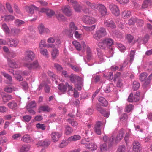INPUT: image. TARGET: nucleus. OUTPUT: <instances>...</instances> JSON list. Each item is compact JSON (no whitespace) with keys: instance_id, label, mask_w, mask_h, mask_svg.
Listing matches in <instances>:
<instances>
[{"instance_id":"52","label":"nucleus","mask_w":152,"mask_h":152,"mask_svg":"<svg viewBox=\"0 0 152 152\" xmlns=\"http://www.w3.org/2000/svg\"><path fill=\"white\" fill-rule=\"evenodd\" d=\"M2 28L6 33H9L10 30L8 27L6 23H4L2 25Z\"/></svg>"},{"instance_id":"61","label":"nucleus","mask_w":152,"mask_h":152,"mask_svg":"<svg viewBox=\"0 0 152 152\" xmlns=\"http://www.w3.org/2000/svg\"><path fill=\"white\" fill-rule=\"evenodd\" d=\"M126 147L123 145L120 146L118 148L116 152H125Z\"/></svg>"},{"instance_id":"14","label":"nucleus","mask_w":152,"mask_h":152,"mask_svg":"<svg viewBox=\"0 0 152 152\" xmlns=\"http://www.w3.org/2000/svg\"><path fill=\"white\" fill-rule=\"evenodd\" d=\"M50 141L48 140H44L39 141L37 144L40 146H41L45 148H47L50 145Z\"/></svg>"},{"instance_id":"15","label":"nucleus","mask_w":152,"mask_h":152,"mask_svg":"<svg viewBox=\"0 0 152 152\" xmlns=\"http://www.w3.org/2000/svg\"><path fill=\"white\" fill-rule=\"evenodd\" d=\"M61 134L57 132H52L51 134L52 140L54 142L58 141L59 138L61 136Z\"/></svg>"},{"instance_id":"28","label":"nucleus","mask_w":152,"mask_h":152,"mask_svg":"<svg viewBox=\"0 0 152 152\" xmlns=\"http://www.w3.org/2000/svg\"><path fill=\"white\" fill-rule=\"evenodd\" d=\"M16 89L14 87L7 86L5 87L4 89V90L7 92L11 93L14 91H16Z\"/></svg>"},{"instance_id":"39","label":"nucleus","mask_w":152,"mask_h":152,"mask_svg":"<svg viewBox=\"0 0 152 152\" xmlns=\"http://www.w3.org/2000/svg\"><path fill=\"white\" fill-rule=\"evenodd\" d=\"M73 44L75 46L76 49L78 50H81L82 47L80 43L77 41H73L72 42Z\"/></svg>"},{"instance_id":"1","label":"nucleus","mask_w":152,"mask_h":152,"mask_svg":"<svg viewBox=\"0 0 152 152\" xmlns=\"http://www.w3.org/2000/svg\"><path fill=\"white\" fill-rule=\"evenodd\" d=\"M107 34L106 28L103 27H100L99 29L95 31L93 35V37L95 39L98 40Z\"/></svg>"},{"instance_id":"26","label":"nucleus","mask_w":152,"mask_h":152,"mask_svg":"<svg viewBox=\"0 0 152 152\" xmlns=\"http://www.w3.org/2000/svg\"><path fill=\"white\" fill-rule=\"evenodd\" d=\"M99 101L101 103V105L104 107H107L108 105L107 101L102 97H100L98 99Z\"/></svg>"},{"instance_id":"4","label":"nucleus","mask_w":152,"mask_h":152,"mask_svg":"<svg viewBox=\"0 0 152 152\" xmlns=\"http://www.w3.org/2000/svg\"><path fill=\"white\" fill-rule=\"evenodd\" d=\"M103 23L105 26L111 29H114L116 27L114 22L112 20L105 19Z\"/></svg>"},{"instance_id":"42","label":"nucleus","mask_w":152,"mask_h":152,"mask_svg":"<svg viewBox=\"0 0 152 152\" xmlns=\"http://www.w3.org/2000/svg\"><path fill=\"white\" fill-rule=\"evenodd\" d=\"M107 143L104 142L103 144H101L100 146V150L101 152H102L104 151H107Z\"/></svg>"},{"instance_id":"13","label":"nucleus","mask_w":152,"mask_h":152,"mask_svg":"<svg viewBox=\"0 0 152 152\" xmlns=\"http://www.w3.org/2000/svg\"><path fill=\"white\" fill-rule=\"evenodd\" d=\"M133 150L135 152H140L141 149V145L137 141H134L133 143Z\"/></svg>"},{"instance_id":"38","label":"nucleus","mask_w":152,"mask_h":152,"mask_svg":"<svg viewBox=\"0 0 152 152\" xmlns=\"http://www.w3.org/2000/svg\"><path fill=\"white\" fill-rule=\"evenodd\" d=\"M140 83L137 81H134L133 82L132 89L134 91L137 90L140 87Z\"/></svg>"},{"instance_id":"64","label":"nucleus","mask_w":152,"mask_h":152,"mask_svg":"<svg viewBox=\"0 0 152 152\" xmlns=\"http://www.w3.org/2000/svg\"><path fill=\"white\" fill-rule=\"evenodd\" d=\"M21 85L22 86L23 89L26 90L28 88V84L25 81H23L21 83Z\"/></svg>"},{"instance_id":"25","label":"nucleus","mask_w":152,"mask_h":152,"mask_svg":"<svg viewBox=\"0 0 152 152\" xmlns=\"http://www.w3.org/2000/svg\"><path fill=\"white\" fill-rule=\"evenodd\" d=\"M21 140L25 142L29 143L32 140V139L29 135L25 134Z\"/></svg>"},{"instance_id":"59","label":"nucleus","mask_w":152,"mask_h":152,"mask_svg":"<svg viewBox=\"0 0 152 152\" xmlns=\"http://www.w3.org/2000/svg\"><path fill=\"white\" fill-rule=\"evenodd\" d=\"M45 28L42 24H40L39 26L38 29L39 31V33L42 34L44 33Z\"/></svg>"},{"instance_id":"54","label":"nucleus","mask_w":152,"mask_h":152,"mask_svg":"<svg viewBox=\"0 0 152 152\" xmlns=\"http://www.w3.org/2000/svg\"><path fill=\"white\" fill-rule=\"evenodd\" d=\"M46 41L45 39L42 40L39 43V48L41 49H43L44 47H46Z\"/></svg>"},{"instance_id":"21","label":"nucleus","mask_w":152,"mask_h":152,"mask_svg":"<svg viewBox=\"0 0 152 152\" xmlns=\"http://www.w3.org/2000/svg\"><path fill=\"white\" fill-rule=\"evenodd\" d=\"M83 80L82 78L77 82V83H75V86L77 90L80 91L82 90V87L83 86Z\"/></svg>"},{"instance_id":"12","label":"nucleus","mask_w":152,"mask_h":152,"mask_svg":"<svg viewBox=\"0 0 152 152\" xmlns=\"http://www.w3.org/2000/svg\"><path fill=\"white\" fill-rule=\"evenodd\" d=\"M63 13L67 16L69 17L72 14V12L70 7L69 6H65L62 9Z\"/></svg>"},{"instance_id":"2","label":"nucleus","mask_w":152,"mask_h":152,"mask_svg":"<svg viewBox=\"0 0 152 152\" xmlns=\"http://www.w3.org/2000/svg\"><path fill=\"white\" fill-rule=\"evenodd\" d=\"M24 60L27 61L31 62L34 59L35 54L34 52L30 50H27L25 53Z\"/></svg>"},{"instance_id":"32","label":"nucleus","mask_w":152,"mask_h":152,"mask_svg":"<svg viewBox=\"0 0 152 152\" xmlns=\"http://www.w3.org/2000/svg\"><path fill=\"white\" fill-rule=\"evenodd\" d=\"M59 54V50L56 48H54L51 52V55L53 58L55 59L57 57Z\"/></svg>"},{"instance_id":"47","label":"nucleus","mask_w":152,"mask_h":152,"mask_svg":"<svg viewBox=\"0 0 152 152\" xmlns=\"http://www.w3.org/2000/svg\"><path fill=\"white\" fill-rule=\"evenodd\" d=\"M137 20V18L136 17H132L128 20V24L130 25H134Z\"/></svg>"},{"instance_id":"24","label":"nucleus","mask_w":152,"mask_h":152,"mask_svg":"<svg viewBox=\"0 0 152 152\" xmlns=\"http://www.w3.org/2000/svg\"><path fill=\"white\" fill-rule=\"evenodd\" d=\"M7 105L10 108L12 109L16 110L18 107L17 103L14 101L9 102Z\"/></svg>"},{"instance_id":"37","label":"nucleus","mask_w":152,"mask_h":152,"mask_svg":"<svg viewBox=\"0 0 152 152\" xmlns=\"http://www.w3.org/2000/svg\"><path fill=\"white\" fill-rule=\"evenodd\" d=\"M26 8L29 10L30 13L31 14L34 13V10H37L38 9V8L34 5H32L31 7L26 6Z\"/></svg>"},{"instance_id":"5","label":"nucleus","mask_w":152,"mask_h":152,"mask_svg":"<svg viewBox=\"0 0 152 152\" xmlns=\"http://www.w3.org/2000/svg\"><path fill=\"white\" fill-rule=\"evenodd\" d=\"M83 20L85 23L89 24H93L96 22V20L94 18L86 15L83 16Z\"/></svg>"},{"instance_id":"10","label":"nucleus","mask_w":152,"mask_h":152,"mask_svg":"<svg viewBox=\"0 0 152 152\" xmlns=\"http://www.w3.org/2000/svg\"><path fill=\"white\" fill-rule=\"evenodd\" d=\"M103 139L104 141V142L108 144V147L109 148H110L112 146L114 140L113 136L111 137L109 139H108V137L105 135L103 137Z\"/></svg>"},{"instance_id":"56","label":"nucleus","mask_w":152,"mask_h":152,"mask_svg":"<svg viewBox=\"0 0 152 152\" xmlns=\"http://www.w3.org/2000/svg\"><path fill=\"white\" fill-rule=\"evenodd\" d=\"M47 73L50 77L51 79L53 81L55 80L56 78V75L54 74L53 72L49 71Z\"/></svg>"},{"instance_id":"9","label":"nucleus","mask_w":152,"mask_h":152,"mask_svg":"<svg viewBox=\"0 0 152 152\" xmlns=\"http://www.w3.org/2000/svg\"><path fill=\"white\" fill-rule=\"evenodd\" d=\"M69 78L70 80L73 83H76V82H77L80 80L82 79V78L76 75L75 74H71L70 75L69 77Z\"/></svg>"},{"instance_id":"62","label":"nucleus","mask_w":152,"mask_h":152,"mask_svg":"<svg viewBox=\"0 0 152 152\" xmlns=\"http://www.w3.org/2000/svg\"><path fill=\"white\" fill-rule=\"evenodd\" d=\"M152 72L150 75L147 79V80L144 83V85L145 86L148 85L150 83V81L152 79Z\"/></svg>"},{"instance_id":"49","label":"nucleus","mask_w":152,"mask_h":152,"mask_svg":"<svg viewBox=\"0 0 152 152\" xmlns=\"http://www.w3.org/2000/svg\"><path fill=\"white\" fill-rule=\"evenodd\" d=\"M121 73L120 72H117L114 75L113 78V81L114 82H116L118 80L121 79L120 76Z\"/></svg>"},{"instance_id":"17","label":"nucleus","mask_w":152,"mask_h":152,"mask_svg":"<svg viewBox=\"0 0 152 152\" xmlns=\"http://www.w3.org/2000/svg\"><path fill=\"white\" fill-rule=\"evenodd\" d=\"M86 58L88 61H90L93 58L91 49L88 46L86 47Z\"/></svg>"},{"instance_id":"8","label":"nucleus","mask_w":152,"mask_h":152,"mask_svg":"<svg viewBox=\"0 0 152 152\" xmlns=\"http://www.w3.org/2000/svg\"><path fill=\"white\" fill-rule=\"evenodd\" d=\"M102 123L100 121H98L96 122L94 125V129L95 132L98 135L101 134V126L102 125Z\"/></svg>"},{"instance_id":"7","label":"nucleus","mask_w":152,"mask_h":152,"mask_svg":"<svg viewBox=\"0 0 152 152\" xmlns=\"http://www.w3.org/2000/svg\"><path fill=\"white\" fill-rule=\"evenodd\" d=\"M25 66L27 67L29 69L39 68V66L37 61H36L32 64L26 63Z\"/></svg>"},{"instance_id":"55","label":"nucleus","mask_w":152,"mask_h":152,"mask_svg":"<svg viewBox=\"0 0 152 152\" xmlns=\"http://www.w3.org/2000/svg\"><path fill=\"white\" fill-rule=\"evenodd\" d=\"M32 118L31 116L29 115H26L23 117L22 121L24 122H29Z\"/></svg>"},{"instance_id":"44","label":"nucleus","mask_w":152,"mask_h":152,"mask_svg":"<svg viewBox=\"0 0 152 152\" xmlns=\"http://www.w3.org/2000/svg\"><path fill=\"white\" fill-rule=\"evenodd\" d=\"M131 12L129 11L126 10L123 12L121 15L124 18L129 17L130 15Z\"/></svg>"},{"instance_id":"50","label":"nucleus","mask_w":152,"mask_h":152,"mask_svg":"<svg viewBox=\"0 0 152 152\" xmlns=\"http://www.w3.org/2000/svg\"><path fill=\"white\" fill-rule=\"evenodd\" d=\"M121 73L120 72H117L114 75L113 78V81L114 82H116L118 80L121 79L120 76Z\"/></svg>"},{"instance_id":"6","label":"nucleus","mask_w":152,"mask_h":152,"mask_svg":"<svg viewBox=\"0 0 152 152\" xmlns=\"http://www.w3.org/2000/svg\"><path fill=\"white\" fill-rule=\"evenodd\" d=\"M97 8L102 16H104L107 14V10L104 5L100 4H98Z\"/></svg>"},{"instance_id":"23","label":"nucleus","mask_w":152,"mask_h":152,"mask_svg":"<svg viewBox=\"0 0 152 152\" xmlns=\"http://www.w3.org/2000/svg\"><path fill=\"white\" fill-rule=\"evenodd\" d=\"M124 130L123 129H121L119 132L118 133L116 137L115 141L118 142L120 141L123 137L124 134Z\"/></svg>"},{"instance_id":"35","label":"nucleus","mask_w":152,"mask_h":152,"mask_svg":"<svg viewBox=\"0 0 152 152\" xmlns=\"http://www.w3.org/2000/svg\"><path fill=\"white\" fill-rule=\"evenodd\" d=\"M36 106V104L35 101H33L30 102L26 106V108L27 109L33 108L35 107Z\"/></svg>"},{"instance_id":"31","label":"nucleus","mask_w":152,"mask_h":152,"mask_svg":"<svg viewBox=\"0 0 152 152\" xmlns=\"http://www.w3.org/2000/svg\"><path fill=\"white\" fill-rule=\"evenodd\" d=\"M2 99L4 102H7L12 99V96L7 94L3 95L2 96Z\"/></svg>"},{"instance_id":"11","label":"nucleus","mask_w":152,"mask_h":152,"mask_svg":"<svg viewBox=\"0 0 152 152\" xmlns=\"http://www.w3.org/2000/svg\"><path fill=\"white\" fill-rule=\"evenodd\" d=\"M70 2L72 4L73 6L75 11L77 12H80L82 9V7L77 3L76 1L71 0Z\"/></svg>"},{"instance_id":"18","label":"nucleus","mask_w":152,"mask_h":152,"mask_svg":"<svg viewBox=\"0 0 152 152\" xmlns=\"http://www.w3.org/2000/svg\"><path fill=\"white\" fill-rule=\"evenodd\" d=\"M52 109L48 106H42L39 108L38 112L39 113L42 112H49Z\"/></svg>"},{"instance_id":"29","label":"nucleus","mask_w":152,"mask_h":152,"mask_svg":"<svg viewBox=\"0 0 152 152\" xmlns=\"http://www.w3.org/2000/svg\"><path fill=\"white\" fill-rule=\"evenodd\" d=\"M8 64L9 66L12 68H16L18 66L16 63L14 61H12L10 58H8L7 59Z\"/></svg>"},{"instance_id":"34","label":"nucleus","mask_w":152,"mask_h":152,"mask_svg":"<svg viewBox=\"0 0 152 152\" xmlns=\"http://www.w3.org/2000/svg\"><path fill=\"white\" fill-rule=\"evenodd\" d=\"M69 27L70 33L72 35L73 34L72 33V32H74L77 29V28L75 26L74 23L73 22H72L70 23Z\"/></svg>"},{"instance_id":"60","label":"nucleus","mask_w":152,"mask_h":152,"mask_svg":"<svg viewBox=\"0 0 152 152\" xmlns=\"http://www.w3.org/2000/svg\"><path fill=\"white\" fill-rule=\"evenodd\" d=\"M128 118V116L127 114L124 113L122 114L120 119L121 121H124L126 120Z\"/></svg>"},{"instance_id":"57","label":"nucleus","mask_w":152,"mask_h":152,"mask_svg":"<svg viewBox=\"0 0 152 152\" xmlns=\"http://www.w3.org/2000/svg\"><path fill=\"white\" fill-rule=\"evenodd\" d=\"M3 75L10 82H12V79L11 76L4 72L3 73Z\"/></svg>"},{"instance_id":"46","label":"nucleus","mask_w":152,"mask_h":152,"mask_svg":"<svg viewBox=\"0 0 152 152\" xmlns=\"http://www.w3.org/2000/svg\"><path fill=\"white\" fill-rule=\"evenodd\" d=\"M15 19L14 17L11 15H7L5 16L4 20L6 22L12 21Z\"/></svg>"},{"instance_id":"51","label":"nucleus","mask_w":152,"mask_h":152,"mask_svg":"<svg viewBox=\"0 0 152 152\" xmlns=\"http://www.w3.org/2000/svg\"><path fill=\"white\" fill-rule=\"evenodd\" d=\"M56 18L59 21H63L65 20V17L61 14H56Z\"/></svg>"},{"instance_id":"36","label":"nucleus","mask_w":152,"mask_h":152,"mask_svg":"<svg viewBox=\"0 0 152 152\" xmlns=\"http://www.w3.org/2000/svg\"><path fill=\"white\" fill-rule=\"evenodd\" d=\"M104 40V42L105 43L106 46H111L113 43V40L110 38L105 39Z\"/></svg>"},{"instance_id":"20","label":"nucleus","mask_w":152,"mask_h":152,"mask_svg":"<svg viewBox=\"0 0 152 152\" xmlns=\"http://www.w3.org/2000/svg\"><path fill=\"white\" fill-rule=\"evenodd\" d=\"M85 146L87 148L91 151L96 150L97 148V145L92 142H90L88 144H86Z\"/></svg>"},{"instance_id":"33","label":"nucleus","mask_w":152,"mask_h":152,"mask_svg":"<svg viewBox=\"0 0 152 152\" xmlns=\"http://www.w3.org/2000/svg\"><path fill=\"white\" fill-rule=\"evenodd\" d=\"M151 0H144L143 1L142 7V8H147L149 5H151Z\"/></svg>"},{"instance_id":"58","label":"nucleus","mask_w":152,"mask_h":152,"mask_svg":"<svg viewBox=\"0 0 152 152\" xmlns=\"http://www.w3.org/2000/svg\"><path fill=\"white\" fill-rule=\"evenodd\" d=\"M98 45L100 48L104 49L106 47L105 43L104 42V40L102 42H99L98 44Z\"/></svg>"},{"instance_id":"40","label":"nucleus","mask_w":152,"mask_h":152,"mask_svg":"<svg viewBox=\"0 0 152 152\" xmlns=\"http://www.w3.org/2000/svg\"><path fill=\"white\" fill-rule=\"evenodd\" d=\"M67 121L73 126H76L78 125L77 122L73 119L69 118L67 120Z\"/></svg>"},{"instance_id":"30","label":"nucleus","mask_w":152,"mask_h":152,"mask_svg":"<svg viewBox=\"0 0 152 152\" xmlns=\"http://www.w3.org/2000/svg\"><path fill=\"white\" fill-rule=\"evenodd\" d=\"M30 148V145H23L20 149V152H26L29 150Z\"/></svg>"},{"instance_id":"63","label":"nucleus","mask_w":152,"mask_h":152,"mask_svg":"<svg viewBox=\"0 0 152 152\" xmlns=\"http://www.w3.org/2000/svg\"><path fill=\"white\" fill-rule=\"evenodd\" d=\"M136 22L137 23V25L138 27H142L144 24V22L141 19L137 18V20L136 21Z\"/></svg>"},{"instance_id":"27","label":"nucleus","mask_w":152,"mask_h":152,"mask_svg":"<svg viewBox=\"0 0 152 152\" xmlns=\"http://www.w3.org/2000/svg\"><path fill=\"white\" fill-rule=\"evenodd\" d=\"M81 138V137L78 135H75L72 136L68 139L69 141H75L79 140Z\"/></svg>"},{"instance_id":"16","label":"nucleus","mask_w":152,"mask_h":152,"mask_svg":"<svg viewBox=\"0 0 152 152\" xmlns=\"http://www.w3.org/2000/svg\"><path fill=\"white\" fill-rule=\"evenodd\" d=\"M18 42L19 41L17 40L11 38L9 39L8 44L10 47H15L17 46Z\"/></svg>"},{"instance_id":"43","label":"nucleus","mask_w":152,"mask_h":152,"mask_svg":"<svg viewBox=\"0 0 152 152\" xmlns=\"http://www.w3.org/2000/svg\"><path fill=\"white\" fill-rule=\"evenodd\" d=\"M135 54L134 50H131L130 53V60L129 62L132 63L134 59V56Z\"/></svg>"},{"instance_id":"45","label":"nucleus","mask_w":152,"mask_h":152,"mask_svg":"<svg viewBox=\"0 0 152 152\" xmlns=\"http://www.w3.org/2000/svg\"><path fill=\"white\" fill-rule=\"evenodd\" d=\"M58 88L61 91L65 92L66 90V86L63 84H60L59 85Z\"/></svg>"},{"instance_id":"3","label":"nucleus","mask_w":152,"mask_h":152,"mask_svg":"<svg viewBox=\"0 0 152 152\" xmlns=\"http://www.w3.org/2000/svg\"><path fill=\"white\" fill-rule=\"evenodd\" d=\"M109 8L112 13L115 16H118L120 15V11L117 5L111 3L109 4Z\"/></svg>"},{"instance_id":"41","label":"nucleus","mask_w":152,"mask_h":152,"mask_svg":"<svg viewBox=\"0 0 152 152\" xmlns=\"http://www.w3.org/2000/svg\"><path fill=\"white\" fill-rule=\"evenodd\" d=\"M148 74L145 72L141 73L140 75V80L141 81L145 80L148 76Z\"/></svg>"},{"instance_id":"48","label":"nucleus","mask_w":152,"mask_h":152,"mask_svg":"<svg viewBox=\"0 0 152 152\" xmlns=\"http://www.w3.org/2000/svg\"><path fill=\"white\" fill-rule=\"evenodd\" d=\"M36 127L38 129H41L42 130H45L46 127L44 124L37 123L36 125Z\"/></svg>"},{"instance_id":"19","label":"nucleus","mask_w":152,"mask_h":152,"mask_svg":"<svg viewBox=\"0 0 152 152\" xmlns=\"http://www.w3.org/2000/svg\"><path fill=\"white\" fill-rule=\"evenodd\" d=\"M96 50L98 58L100 60V61L99 63H101L104 61V55L103 53H102L100 49L97 48H96Z\"/></svg>"},{"instance_id":"22","label":"nucleus","mask_w":152,"mask_h":152,"mask_svg":"<svg viewBox=\"0 0 152 152\" xmlns=\"http://www.w3.org/2000/svg\"><path fill=\"white\" fill-rule=\"evenodd\" d=\"M65 129L64 133L66 135L71 134L73 131V130L72 128L69 125H66L65 126Z\"/></svg>"},{"instance_id":"53","label":"nucleus","mask_w":152,"mask_h":152,"mask_svg":"<svg viewBox=\"0 0 152 152\" xmlns=\"http://www.w3.org/2000/svg\"><path fill=\"white\" fill-rule=\"evenodd\" d=\"M15 25L17 26H20L24 24L25 22L22 20L19 19H16L15 21Z\"/></svg>"}]
</instances>
